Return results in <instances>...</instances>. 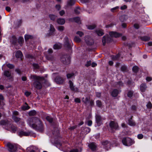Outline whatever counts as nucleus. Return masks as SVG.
<instances>
[{
  "instance_id": "58836bf2",
  "label": "nucleus",
  "mask_w": 152,
  "mask_h": 152,
  "mask_svg": "<svg viewBox=\"0 0 152 152\" xmlns=\"http://www.w3.org/2000/svg\"><path fill=\"white\" fill-rule=\"evenodd\" d=\"M76 34L80 37H82L84 35V33L81 31H77L76 32Z\"/></svg>"
},
{
  "instance_id": "4c0bfd02",
  "label": "nucleus",
  "mask_w": 152,
  "mask_h": 152,
  "mask_svg": "<svg viewBox=\"0 0 152 152\" xmlns=\"http://www.w3.org/2000/svg\"><path fill=\"white\" fill-rule=\"evenodd\" d=\"M96 27L95 25H90L88 26V28L89 29L92 30L94 29Z\"/></svg>"
},
{
  "instance_id": "f3484780",
  "label": "nucleus",
  "mask_w": 152,
  "mask_h": 152,
  "mask_svg": "<svg viewBox=\"0 0 152 152\" xmlns=\"http://www.w3.org/2000/svg\"><path fill=\"white\" fill-rule=\"evenodd\" d=\"M55 31V29L54 26L50 24V30H49V33L50 35H52L53 34Z\"/></svg>"
},
{
  "instance_id": "7ed1b4c3",
  "label": "nucleus",
  "mask_w": 152,
  "mask_h": 152,
  "mask_svg": "<svg viewBox=\"0 0 152 152\" xmlns=\"http://www.w3.org/2000/svg\"><path fill=\"white\" fill-rule=\"evenodd\" d=\"M122 142L123 145L127 146H130L134 143V140L129 137L124 138L122 140Z\"/></svg>"
},
{
  "instance_id": "49530a36",
  "label": "nucleus",
  "mask_w": 152,
  "mask_h": 152,
  "mask_svg": "<svg viewBox=\"0 0 152 152\" xmlns=\"http://www.w3.org/2000/svg\"><path fill=\"white\" fill-rule=\"evenodd\" d=\"M75 11L76 13L79 14L80 13L81 10L79 8H78L75 9Z\"/></svg>"
},
{
  "instance_id": "6e6552de",
  "label": "nucleus",
  "mask_w": 152,
  "mask_h": 152,
  "mask_svg": "<svg viewBox=\"0 0 152 152\" xmlns=\"http://www.w3.org/2000/svg\"><path fill=\"white\" fill-rule=\"evenodd\" d=\"M7 146L8 148L9 151L10 152H15L17 150L16 147L11 143H8Z\"/></svg>"
},
{
  "instance_id": "1a4fd4ad",
  "label": "nucleus",
  "mask_w": 152,
  "mask_h": 152,
  "mask_svg": "<svg viewBox=\"0 0 152 152\" xmlns=\"http://www.w3.org/2000/svg\"><path fill=\"white\" fill-rule=\"evenodd\" d=\"M111 38L108 35H105L104 36L102 39V42L103 45H105L106 42H108L111 41Z\"/></svg>"
},
{
  "instance_id": "a19ab883",
  "label": "nucleus",
  "mask_w": 152,
  "mask_h": 152,
  "mask_svg": "<svg viewBox=\"0 0 152 152\" xmlns=\"http://www.w3.org/2000/svg\"><path fill=\"white\" fill-rule=\"evenodd\" d=\"M49 17L51 20H54L56 18V16L54 15H49Z\"/></svg>"
},
{
  "instance_id": "79ce46f5",
  "label": "nucleus",
  "mask_w": 152,
  "mask_h": 152,
  "mask_svg": "<svg viewBox=\"0 0 152 152\" xmlns=\"http://www.w3.org/2000/svg\"><path fill=\"white\" fill-rule=\"evenodd\" d=\"M57 29L60 31H62L64 30V27L61 26H59L57 27Z\"/></svg>"
},
{
  "instance_id": "680f3d73",
  "label": "nucleus",
  "mask_w": 152,
  "mask_h": 152,
  "mask_svg": "<svg viewBox=\"0 0 152 152\" xmlns=\"http://www.w3.org/2000/svg\"><path fill=\"white\" fill-rule=\"evenodd\" d=\"M6 10L8 12H10L11 10V8L9 7H7L5 8Z\"/></svg>"
},
{
  "instance_id": "a211bd4d",
  "label": "nucleus",
  "mask_w": 152,
  "mask_h": 152,
  "mask_svg": "<svg viewBox=\"0 0 152 152\" xmlns=\"http://www.w3.org/2000/svg\"><path fill=\"white\" fill-rule=\"evenodd\" d=\"M57 22L58 24L62 25L65 23V20L64 18H59L57 19Z\"/></svg>"
},
{
  "instance_id": "ddd939ff",
  "label": "nucleus",
  "mask_w": 152,
  "mask_h": 152,
  "mask_svg": "<svg viewBox=\"0 0 152 152\" xmlns=\"http://www.w3.org/2000/svg\"><path fill=\"white\" fill-rule=\"evenodd\" d=\"M30 133L29 131L25 132L23 131H20L19 132L18 134L20 136H28L30 134Z\"/></svg>"
},
{
  "instance_id": "864d4df0",
  "label": "nucleus",
  "mask_w": 152,
  "mask_h": 152,
  "mask_svg": "<svg viewBox=\"0 0 152 152\" xmlns=\"http://www.w3.org/2000/svg\"><path fill=\"white\" fill-rule=\"evenodd\" d=\"M143 137V135L142 134H140L137 135V138L138 139H142Z\"/></svg>"
},
{
  "instance_id": "774afa93",
  "label": "nucleus",
  "mask_w": 152,
  "mask_h": 152,
  "mask_svg": "<svg viewBox=\"0 0 152 152\" xmlns=\"http://www.w3.org/2000/svg\"><path fill=\"white\" fill-rule=\"evenodd\" d=\"M91 64V61H88L87 62L86 64V66H90Z\"/></svg>"
},
{
  "instance_id": "5fc2aeb1",
  "label": "nucleus",
  "mask_w": 152,
  "mask_h": 152,
  "mask_svg": "<svg viewBox=\"0 0 152 152\" xmlns=\"http://www.w3.org/2000/svg\"><path fill=\"white\" fill-rule=\"evenodd\" d=\"M33 66L35 69H38L39 67V66L38 64H34L33 65Z\"/></svg>"
},
{
  "instance_id": "20e7f679",
  "label": "nucleus",
  "mask_w": 152,
  "mask_h": 152,
  "mask_svg": "<svg viewBox=\"0 0 152 152\" xmlns=\"http://www.w3.org/2000/svg\"><path fill=\"white\" fill-rule=\"evenodd\" d=\"M72 42L71 39H69L67 37H65L64 40V47L68 49L71 48Z\"/></svg>"
},
{
  "instance_id": "393cba45",
  "label": "nucleus",
  "mask_w": 152,
  "mask_h": 152,
  "mask_svg": "<svg viewBox=\"0 0 152 152\" xmlns=\"http://www.w3.org/2000/svg\"><path fill=\"white\" fill-rule=\"evenodd\" d=\"M61 44L58 43L55 44L53 46V48L54 49H59L61 47Z\"/></svg>"
},
{
  "instance_id": "c9c22d12",
  "label": "nucleus",
  "mask_w": 152,
  "mask_h": 152,
  "mask_svg": "<svg viewBox=\"0 0 152 152\" xmlns=\"http://www.w3.org/2000/svg\"><path fill=\"white\" fill-rule=\"evenodd\" d=\"M11 130L12 132H14L17 130V128L14 126L12 125L11 126Z\"/></svg>"
},
{
  "instance_id": "338daca9",
  "label": "nucleus",
  "mask_w": 152,
  "mask_h": 152,
  "mask_svg": "<svg viewBox=\"0 0 152 152\" xmlns=\"http://www.w3.org/2000/svg\"><path fill=\"white\" fill-rule=\"evenodd\" d=\"M134 28H136L138 29L139 28V25L137 24H135L134 25Z\"/></svg>"
},
{
  "instance_id": "6e6d98bb",
  "label": "nucleus",
  "mask_w": 152,
  "mask_h": 152,
  "mask_svg": "<svg viewBox=\"0 0 152 152\" xmlns=\"http://www.w3.org/2000/svg\"><path fill=\"white\" fill-rule=\"evenodd\" d=\"M119 8V7L118 6L116 7H114V8L111 9V11H112V12H114V10Z\"/></svg>"
},
{
  "instance_id": "2f4dec72",
  "label": "nucleus",
  "mask_w": 152,
  "mask_h": 152,
  "mask_svg": "<svg viewBox=\"0 0 152 152\" xmlns=\"http://www.w3.org/2000/svg\"><path fill=\"white\" fill-rule=\"evenodd\" d=\"M140 38L142 40L144 41H147L149 40L150 39L149 37L146 36L142 37Z\"/></svg>"
},
{
  "instance_id": "aec40b11",
  "label": "nucleus",
  "mask_w": 152,
  "mask_h": 152,
  "mask_svg": "<svg viewBox=\"0 0 152 152\" xmlns=\"http://www.w3.org/2000/svg\"><path fill=\"white\" fill-rule=\"evenodd\" d=\"M70 20L74 21L78 23H80V18L78 17H75L71 19Z\"/></svg>"
},
{
  "instance_id": "f704fd0d",
  "label": "nucleus",
  "mask_w": 152,
  "mask_h": 152,
  "mask_svg": "<svg viewBox=\"0 0 152 152\" xmlns=\"http://www.w3.org/2000/svg\"><path fill=\"white\" fill-rule=\"evenodd\" d=\"M82 101L85 104H87L89 102V99L88 97L83 98Z\"/></svg>"
},
{
  "instance_id": "4d7b16f0",
  "label": "nucleus",
  "mask_w": 152,
  "mask_h": 152,
  "mask_svg": "<svg viewBox=\"0 0 152 152\" xmlns=\"http://www.w3.org/2000/svg\"><path fill=\"white\" fill-rule=\"evenodd\" d=\"M75 102L76 103H80V99L78 98H76L75 99Z\"/></svg>"
},
{
  "instance_id": "bf43d9fd",
  "label": "nucleus",
  "mask_w": 152,
  "mask_h": 152,
  "mask_svg": "<svg viewBox=\"0 0 152 152\" xmlns=\"http://www.w3.org/2000/svg\"><path fill=\"white\" fill-rule=\"evenodd\" d=\"M127 7L126 5H124L123 6H122L121 7V9L122 10L126 9Z\"/></svg>"
},
{
  "instance_id": "ea45409f",
  "label": "nucleus",
  "mask_w": 152,
  "mask_h": 152,
  "mask_svg": "<svg viewBox=\"0 0 152 152\" xmlns=\"http://www.w3.org/2000/svg\"><path fill=\"white\" fill-rule=\"evenodd\" d=\"M12 119L16 122L19 121L20 120V118H18L14 115L12 116Z\"/></svg>"
},
{
  "instance_id": "9d476101",
  "label": "nucleus",
  "mask_w": 152,
  "mask_h": 152,
  "mask_svg": "<svg viewBox=\"0 0 152 152\" xmlns=\"http://www.w3.org/2000/svg\"><path fill=\"white\" fill-rule=\"evenodd\" d=\"M69 87L72 90L76 92L78 91V89L76 87H75V86L73 85V83L72 81L70 80L69 81Z\"/></svg>"
},
{
  "instance_id": "e433bc0d",
  "label": "nucleus",
  "mask_w": 152,
  "mask_h": 152,
  "mask_svg": "<svg viewBox=\"0 0 152 152\" xmlns=\"http://www.w3.org/2000/svg\"><path fill=\"white\" fill-rule=\"evenodd\" d=\"M36 111L34 110L31 111L29 113V115H34L36 114Z\"/></svg>"
},
{
  "instance_id": "b1692460",
  "label": "nucleus",
  "mask_w": 152,
  "mask_h": 152,
  "mask_svg": "<svg viewBox=\"0 0 152 152\" xmlns=\"http://www.w3.org/2000/svg\"><path fill=\"white\" fill-rule=\"evenodd\" d=\"M15 56L17 58H21L23 56L21 52L20 51H18L16 52Z\"/></svg>"
},
{
  "instance_id": "412c9836",
  "label": "nucleus",
  "mask_w": 152,
  "mask_h": 152,
  "mask_svg": "<svg viewBox=\"0 0 152 152\" xmlns=\"http://www.w3.org/2000/svg\"><path fill=\"white\" fill-rule=\"evenodd\" d=\"M75 2V0H69L67 2V5L65 6V8H67V6H71L74 4Z\"/></svg>"
},
{
  "instance_id": "8fccbe9b",
  "label": "nucleus",
  "mask_w": 152,
  "mask_h": 152,
  "mask_svg": "<svg viewBox=\"0 0 152 152\" xmlns=\"http://www.w3.org/2000/svg\"><path fill=\"white\" fill-rule=\"evenodd\" d=\"M59 13L61 16H62L65 13V12L64 10H62L60 11Z\"/></svg>"
},
{
  "instance_id": "e2e57ef3",
  "label": "nucleus",
  "mask_w": 152,
  "mask_h": 152,
  "mask_svg": "<svg viewBox=\"0 0 152 152\" xmlns=\"http://www.w3.org/2000/svg\"><path fill=\"white\" fill-rule=\"evenodd\" d=\"M6 122L4 121H2L0 122L1 124L2 125H6Z\"/></svg>"
},
{
  "instance_id": "7c9ffc66",
  "label": "nucleus",
  "mask_w": 152,
  "mask_h": 152,
  "mask_svg": "<svg viewBox=\"0 0 152 152\" xmlns=\"http://www.w3.org/2000/svg\"><path fill=\"white\" fill-rule=\"evenodd\" d=\"M17 39L14 36L12 37L11 39V42L12 43L15 44L17 41Z\"/></svg>"
},
{
  "instance_id": "dca6fc26",
  "label": "nucleus",
  "mask_w": 152,
  "mask_h": 152,
  "mask_svg": "<svg viewBox=\"0 0 152 152\" xmlns=\"http://www.w3.org/2000/svg\"><path fill=\"white\" fill-rule=\"evenodd\" d=\"M88 146L89 148L93 151H95L96 149V145L94 143L92 142L90 143Z\"/></svg>"
},
{
  "instance_id": "2eb2a0df",
  "label": "nucleus",
  "mask_w": 152,
  "mask_h": 152,
  "mask_svg": "<svg viewBox=\"0 0 152 152\" xmlns=\"http://www.w3.org/2000/svg\"><path fill=\"white\" fill-rule=\"evenodd\" d=\"M147 88L146 84L144 83L142 84L140 86V88L141 91L142 92H144L145 91Z\"/></svg>"
},
{
  "instance_id": "bb28decb",
  "label": "nucleus",
  "mask_w": 152,
  "mask_h": 152,
  "mask_svg": "<svg viewBox=\"0 0 152 152\" xmlns=\"http://www.w3.org/2000/svg\"><path fill=\"white\" fill-rule=\"evenodd\" d=\"M53 50L51 49H49L48 50V55H45L46 57V58L48 59V60H50L51 58H50L49 57H48L49 55H50V54L52 53H53Z\"/></svg>"
},
{
  "instance_id": "603ef678",
  "label": "nucleus",
  "mask_w": 152,
  "mask_h": 152,
  "mask_svg": "<svg viewBox=\"0 0 152 152\" xmlns=\"http://www.w3.org/2000/svg\"><path fill=\"white\" fill-rule=\"evenodd\" d=\"M97 105L99 107H100L102 105V103L100 101L98 100L96 102Z\"/></svg>"
},
{
  "instance_id": "052dcab7",
  "label": "nucleus",
  "mask_w": 152,
  "mask_h": 152,
  "mask_svg": "<svg viewBox=\"0 0 152 152\" xmlns=\"http://www.w3.org/2000/svg\"><path fill=\"white\" fill-rule=\"evenodd\" d=\"M56 8L58 10H59L61 8V7L60 5H57L56 6Z\"/></svg>"
},
{
  "instance_id": "0eeeda50",
  "label": "nucleus",
  "mask_w": 152,
  "mask_h": 152,
  "mask_svg": "<svg viewBox=\"0 0 152 152\" xmlns=\"http://www.w3.org/2000/svg\"><path fill=\"white\" fill-rule=\"evenodd\" d=\"M110 127L111 129L117 130L118 129V125L117 123L113 121H111L110 124Z\"/></svg>"
},
{
  "instance_id": "72a5a7b5",
  "label": "nucleus",
  "mask_w": 152,
  "mask_h": 152,
  "mask_svg": "<svg viewBox=\"0 0 152 152\" xmlns=\"http://www.w3.org/2000/svg\"><path fill=\"white\" fill-rule=\"evenodd\" d=\"M32 36L30 35L26 34L25 35V39L26 41H27L28 39H32Z\"/></svg>"
},
{
  "instance_id": "39448f33",
  "label": "nucleus",
  "mask_w": 152,
  "mask_h": 152,
  "mask_svg": "<svg viewBox=\"0 0 152 152\" xmlns=\"http://www.w3.org/2000/svg\"><path fill=\"white\" fill-rule=\"evenodd\" d=\"M61 61L65 64H68L70 62L69 58L67 55H64L62 56L61 59Z\"/></svg>"
},
{
  "instance_id": "473e14b6",
  "label": "nucleus",
  "mask_w": 152,
  "mask_h": 152,
  "mask_svg": "<svg viewBox=\"0 0 152 152\" xmlns=\"http://www.w3.org/2000/svg\"><path fill=\"white\" fill-rule=\"evenodd\" d=\"M18 42L20 46H21L24 42L23 38L22 37H20L18 39Z\"/></svg>"
},
{
  "instance_id": "f03ea898",
  "label": "nucleus",
  "mask_w": 152,
  "mask_h": 152,
  "mask_svg": "<svg viewBox=\"0 0 152 152\" xmlns=\"http://www.w3.org/2000/svg\"><path fill=\"white\" fill-rule=\"evenodd\" d=\"M32 77L37 80L34 83V86L37 89H40L42 87L41 83L43 82L44 78L36 75H33Z\"/></svg>"
},
{
  "instance_id": "c756f323",
  "label": "nucleus",
  "mask_w": 152,
  "mask_h": 152,
  "mask_svg": "<svg viewBox=\"0 0 152 152\" xmlns=\"http://www.w3.org/2000/svg\"><path fill=\"white\" fill-rule=\"evenodd\" d=\"M74 40L75 42L77 43H79L81 41V39L79 37L77 36L75 37Z\"/></svg>"
},
{
  "instance_id": "0e129e2a",
  "label": "nucleus",
  "mask_w": 152,
  "mask_h": 152,
  "mask_svg": "<svg viewBox=\"0 0 152 152\" xmlns=\"http://www.w3.org/2000/svg\"><path fill=\"white\" fill-rule=\"evenodd\" d=\"M13 113L14 115V116L16 115H18L19 113L18 111H13Z\"/></svg>"
},
{
  "instance_id": "de8ad7c7",
  "label": "nucleus",
  "mask_w": 152,
  "mask_h": 152,
  "mask_svg": "<svg viewBox=\"0 0 152 152\" xmlns=\"http://www.w3.org/2000/svg\"><path fill=\"white\" fill-rule=\"evenodd\" d=\"M146 106L147 108L148 109H150L152 106V105L150 102H149L147 104Z\"/></svg>"
},
{
  "instance_id": "c85d7f7f",
  "label": "nucleus",
  "mask_w": 152,
  "mask_h": 152,
  "mask_svg": "<svg viewBox=\"0 0 152 152\" xmlns=\"http://www.w3.org/2000/svg\"><path fill=\"white\" fill-rule=\"evenodd\" d=\"M128 124L131 126H134L135 125L134 122L133 121L131 118L128 120Z\"/></svg>"
},
{
  "instance_id": "5701e85b",
  "label": "nucleus",
  "mask_w": 152,
  "mask_h": 152,
  "mask_svg": "<svg viewBox=\"0 0 152 152\" xmlns=\"http://www.w3.org/2000/svg\"><path fill=\"white\" fill-rule=\"evenodd\" d=\"M118 94V91L117 89H114L111 92V95L113 97L117 96Z\"/></svg>"
},
{
  "instance_id": "a18cd8bd",
  "label": "nucleus",
  "mask_w": 152,
  "mask_h": 152,
  "mask_svg": "<svg viewBox=\"0 0 152 152\" xmlns=\"http://www.w3.org/2000/svg\"><path fill=\"white\" fill-rule=\"evenodd\" d=\"M119 57V55L118 54L115 56H112V59L113 60H116L118 59V58Z\"/></svg>"
},
{
  "instance_id": "a878e982",
  "label": "nucleus",
  "mask_w": 152,
  "mask_h": 152,
  "mask_svg": "<svg viewBox=\"0 0 152 152\" xmlns=\"http://www.w3.org/2000/svg\"><path fill=\"white\" fill-rule=\"evenodd\" d=\"M96 32L97 34L99 36H102L104 34V32L102 30L98 29L96 30Z\"/></svg>"
},
{
  "instance_id": "4be33fe9",
  "label": "nucleus",
  "mask_w": 152,
  "mask_h": 152,
  "mask_svg": "<svg viewBox=\"0 0 152 152\" xmlns=\"http://www.w3.org/2000/svg\"><path fill=\"white\" fill-rule=\"evenodd\" d=\"M5 66H7L10 69H12L14 67L13 65L12 64H4L2 66V68L3 70L5 69Z\"/></svg>"
},
{
  "instance_id": "69168bd1",
  "label": "nucleus",
  "mask_w": 152,
  "mask_h": 152,
  "mask_svg": "<svg viewBox=\"0 0 152 152\" xmlns=\"http://www.w3.org/2000/svg\"><path fill=\"white\" fill-rule=\"evenodd\" d=\"M123 83L121 82H119V83H118V85L116 86V87H119V86H122Z\"/></svg>"
},
{
  "instance_id": "f257e3e1",
  "label": "nucleus",
  "mask_w": 152,
  "mask_h": 152,
  "mask_svg": "<svg viewBox=\"0 0 152 152\" xmlns=\"http://www.w3.org/2000/svg\"><path fill=\"white\" fill-rule=\"evenodd\" d=\"M27 123L29 126L32 128L41 132L43 131V125L39 118H33L29 119L27 121Z\"/></svg>"
},
{
  "instance_id": "cd10ccee",
  "label": "nucleus",
  "mask_w": 152,
  "mask_h": 152,
  "mask_svg": "<svg viewBox=\"0 0 152 152\" xmlns=\"http://www.w3.org/2000/svg\"><path fill=\"white\" fill-rule=\"evenodd\" d=\"M29 106L26 103H25V104L21 107V109L24 110H28L29 109Z\"/></svg>"
},
{
  "instance_id": "3c124183",
  "label": "nucleus",
  "mask_w": 152,
  "mask_h": 152,
  "mask_svg": "<svg viewBox=\"0 0 152 152\" xmlns=\"http://www.w3.org/2000/svg\"><path fill=\"white\" fill-rule=\"evenodd\" d=\"M74 75V74L73 73L71 74H68L67 75V77L68 78H69L72 77Z\"/></svg>"
},
{
  "instance_id": "09e8293b",
  "label": "nucleus",
  "mask_w": 152,
  "mask_h": 152,
  "mask_svg": "<svg viewBox=\"0 0 152 152\" xmlns=\"http://www.w3.org/2000/svg\"><path fill=\"white\" fill-rule=\"evenodd\" d=\"M133 94V92L132 91H129L128 94V96L129 97H131Z\"/></svg>"
},
{
  "instance_id": "423d86ee",
  "label": "nucleus",
  "mask_w": 152,
  "mask_h": 152,
  "mask_svg": "<svg viewBox=\"0 0 152 152\" xmlns=\"http://www.w3.org/2000/svg\"><path fill=\"white\" fill-rule=\"evenodd\" d=\"M84 39L86 44L88 45H92L94 42L93 40L89 36H86Z\"/></svg>"
},
{
  "instance_id": "37998d69",
  "label": "nucleus",
  "mask_w": 152,
  "mask_h": 152,
  "mask_svg": "<svg viewBox=\"0 0 152 152\" xmlns=\"http://www.w3.org/2000/svg\"><path fill=\"white\" fill-rule=\"evenodd\" d=\"M46 120L48 121L50 123H51L53 121V119L52 118H51V117H50L49 116H47L46 117Z\"/></svg>"
},
{
  "instance_id": "4468645a",
  "label": "nucleus",
  "mask_w": 152,
  "mask_h": 152,
  "mask_svg": "<svg viewBox=\"0 0 152 152\" xmlns=\"http://www.w3.org/2000/svg\"><path fill=\"white\" fill-rule=\"evenodd\" d=\"M102 144L104 146V148L107 149L108 150L107 148H110V144L107 141H105L102 142Z\"/></svg>"
},
{
  "instance_id": "13d9d810",
  "label": "nucleus",
  "mask_w": 152,
  "mask_h": 152,
  "mask_svg": "<svg viewBox=\"0 0 152 152\" xmlns=\"http://www.w3.org/2000/svg\"><path fill=\"white\" fill-rule=\"evenodd\" d=\"M87 123L88 125V126H91L92 125V121H91V120L88 121H87Z\"/></svg>"
},
{
  "instance_id": "f8f14e48",
  "label": "nucleus",
  "mask_w": 152,
  "mask_h": 152,
  "mask_svg": "<svg viewBox=\"0 0 152 152\" xmlns=\"http://www.w3.org/2000/svg\"><path fill=\"white\" fill-rule=\"evenodd\" d=\"M96 122L98 126H100L102 124L101 118L99 115H96Z\"/></svg>"
},
{
  "instance_id": "6ab92c4d",
  "label": "nucleus",
  "mask_w": 152,
  "mask_h": 152,
  "mask_svg": "<svg viewBox=\"0 0 152 152\" xmlns=\"http://www.w3.org/2000/svg\"><path fill=\"white\" fill-rule=\"evenodd\" d=\"M4 75L9 79L12 78V76L11 75V73L8 71H5L4 72Z\"/></svg>"
},
{
  "instance_id": "c03bdc74",
  "label": "nucleus",
  "mask_w": 152,
  "mask_h": 152,
  "mask_svg": "<svg viewBox=\"0 0 152 152\" xmlns=\"http://www.w3.org/2000/svg\"><path fill=\"white\" fill-rule=\"evenodd\" d=\"M132 70L133 72H136L138 71V68L137 66H134L132 68Z\"/></svg>"
},
{
  "instance_id": "9b49d317",
  "label": "nucleus",
  "mask_w": 152,
  "mask_h": 152,
  "mask_svg": "<svg viewBox=\"0 0 152 152\" xmlns=\"http://www.w3.org/2000/svg\"><path fill=\"white\" fill-rule=\"evenodd\" d=\"M109 34L111 37H118L121 36V34L116 32L112 31L109 33Z\"/></svg>"
}]
</instances>
